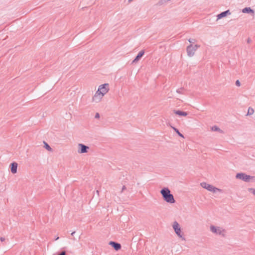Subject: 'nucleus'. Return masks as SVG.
Instances as JSON below:
<instances>
[{
    "instance_id": "obj_1",
    "label": "nucleus",
    "mask_w": 255,
    "mask_h": 255,
    "mask_svg": "<svg viewBox=\"0 0 255 255\" xmlns=\"http://www.w3.org/2000/svg\"><path fill=\"white\" fill-rule=\"evenodd\" d=\"M210 231L215 235L225 238L227 236V231L223 227L214 225L210 226Z\"/></svg>"
},
{
    "instance_id": "obj_2",
    "label": "nucleus",
    "mask_w": 255,
    "mask_h": 255,
    "mask_svg": "<svg viewBox=\"0 0 255 255\" xmlns=\"http://www.w3.org/2000/svg\"><path fill=\"white\" fill-rule=\"evenodd\" d=\"M163 199L167 203H174L175 201L173 195L171 194L170 190L168 188H164L160 191Z\"/></svg>"
},
{
    "instance_id": "obj_3",
    "label": "nucleus",
    "mask_w": 255,
    "mask_h": 255,
    "mask_svg": "<svg viewBox=\"0 0 255 255\" xmlns=\"http://www.w3.org/2000/svg\"><path fill=\"white\" fill-rule=\"evenodd\" d=\"M236 178L246 182H255V176H250L245 173H238L236 175Z\"/></svg>"
},
{
    "instance_id": "obj_4",
    "label": "nucleus",
    "mask_w": 255,
    "mask_h": 255,
    "mask_svg": "<svg viewBox=\"0 0 255 255\" xmlns=\"http://www.w3.org/2000/svg\"><path fill=\"white\" fill-rule=\"evenodd\" d=\"M172 228L176 235L183 241L185 240V238L183 237V232L181 231V227L178 223L175 221L173 223Z\"/></svg>"
},
{
    "instance_id": "obj_5",
    "label": "nucleus",
    "mask_w": 255,
    "mask_h": 255,
    "mask_svg": "<svg viewBox=\"0 0 255 255\" xmlns=\"http://www.w3.org/2000/svg\"><path fill=\"white\" fill-rule=\"evenodd\" d=\"M200 185L202 188H205L213 193H216L217 191L220 192L222 191L221 189L216 188L212 185L209 184L206 182H202L200 184Z\"/></svg>"
},
{
    "instance_id": "obj_6",
    "label": "nucleus",
    "mask_w": 255,
    "mask_h": 255,
    "mask_svg": "<svg viewBox=\"0 0 255 255\" xmlns=\"http://www.w3.org/2000/svg\"><path fill=\"white\" fill-rule=\"evenodd\" d=\"M199 47L200 45L197 44H196L194 46L191 44L187 46L186 51L188 56L189 57H192L194 55L195 51Z\"/></svg>"
},
{
    "instance_id": "obj_7",
    "label": "nucleus",
    "mask_w": 255,
    "mask_h": 255,
    "mask_svg": "<svg viewBox=\"0 0 255 255\" xmlns=\"http://www.w3.org/2000/svg\"><path fill=\"white\" fill-rule=\"evenodd\" d=\"M109 91V85L108 83H105L100 85L97 91L102 94L103 96H104V95L107 94Z\"/></svg>"
},
{
    "instance_id": "obj_8",
    "label": "nucleus",
    "mask_w": 255,
    "mask_h": 255,
    "mask_svg": "<svg viewBox=\"0 0 255 255\" xmlns=\"http://www.w3.org/2000/svg\"><path fill=\"white\" fill-rule=\"evenodd\" d=\"M89 149V146H86L82 143H79L78 144L77 151L79 153H87Z\"/></svg>"
},
{
    "instance_id": "obj_9",
    "label": "nucleus",
    "mask_w": 255,
    "mask_h": 255,
    "mask_svg": "<svg viewBox=\"0 0 255 255\" xmlns=\"http://www.w3.org/2000/svg\"><path fill=\"white\" fill-rule=\"evenodd\" d=\"M103 97L102 94L97 91L92 98V102L95 103H99Z\"/></svg>"
},
{
    "instance_id": "obj_10",
    "label": "nucleus",
    "mask_w": 255,
    "mask_h": 255,
    "mask_svg": "<svg viewBox=\"0 0 255 255\" xmlns=\"http://www.w3.org/2000/svg\"><path fill=\"white\" fill-rule=\"evenodd\" d=\"M109 244L113 247L116 251H119L121 249V245L119 243L111 241L109 242Z\"/></svg>"
},
{
    "instance_id": "obj_11",
    "label": "nucleus",
    "mask_w": 255,
    "mask_h": 255,
    "mask_svg": "<svg viewBox=\"0 0 255 255\" xmlns=\"http://www.w3.org/2000/svg\"><path fill=\"white\" fill-rule=\"evenodd\" d=\"M230 14L231 12H230L229 10H227L226 11H225L224 12H221V13L217 15V20L221 19L224 17H225L227 15V14Z\"/></svg>"
},
{
    "instance_id": "obj_12",
    "label": "nucleus",
    "mask_w": 255,
    "mask_h": 255,
    "mask_svg": "<svg viewBox=\"0 0 255 255\" xmlns=\"http://www.w3.org/2000/svg\"><path fill=\"white\" fill-rule=\"evenodd\" d=\"M144 53V52L143 50L140 51L137 55L136 56L135 59L133 60L132 63H137L139 60L142 57V56L143 55Z\"/></svg>"
},
{
    "instance_id": "obj_13",
    "label": "nucleus",
    "mask_w": 255,
    "mask_h": 255,
    "mask_svg": "<svg viewBox=\"0 0 255 255\" xmlns=\"http://www.w3.org/2000/svg\"><path fill=\"white\" fill-rule=\"evenodd\" d=\"M11 172L14 174L17 172V164L16 162H13L11 164Z\"/></svg>"
},
{
    "instance_id": "obj_14",
    "label": "nucleus",
    "mask_w": 255,
    "mask_h": 255,
    "mask_svg": "<svg viewBox=\"0 0 255 255\" xmlns=\"http://www.w3.org/2000/svg\"><path fill=\"white\" fill-rule=\"evenodd\" d=\"M173 112L175 114L179 115V116L186 117L188 115L187 113L179 110H174Z\"/></svg>"
},
{
    "instance_id": "obj_15",
    "label": "nucleus",
    "mask_w": 255,
    "mask_h": 255,
    "mask_svg": "<svg viewBox=\"0 0 255 255\" xmlns=\"http://www.w3.org/2000/svg\"><path fill=\"white\" fill-rule=\"evenodd\" d=\"M242 12L243 13H252V14H254V10L251 9L250 7H245L242 10Z\"/></svg>"
},
{
    "instance_id": "obj_16",
    "label": "nucleus",
    "mask_w": 255,
    "mask_h": 255,
    "mask_svg": "<svg viewBox=\"0 0 255 255\" xmlns=\"http://www.w3.org/2000/svg\"><path fill=\"white\" fill-rule=\"evenodd\" d=\"M254 113V110L253 108L251 107H249L248 111V113L247 114V116H251Z\"/></svg>"
},
{
    "instance_id": "obj_17",
    "label": "nucleus",
    "mask_w": 255,
    "mask_h": 255,
    "mask_svg": "<svg viewBox=\"0 0 255 255\" xmlns=\"http://www.w3.org/2000/svg\"><path fill=\"white\" fill-rule=\"evenodd\" d=\"M44 147L48 150V151H52V148L45 141H44Z\"/></svg>"
},
{
    "instance_id": "obj_18",
    "label": "nucleus",
    "mask_w": 255,
    "mask_h": 255,
    "mask_svg": "<svg viewBox=\"0 0 255 255\" xmlns=\"http://www.w3.org/2000/svg\"><path fill=\"white\" fill-rule=\"evenodd\" d=\"M172 128L174 129V131H175V132H176V133H177V134H178L180 137H183V138H184V136H183V135L179 132V131L178 130V129H177L176 128H174V127H172Z\"/></svg>"
},
{
    "instance_id": "obj_19",
    "label": "nucleus",
    "mask_w": 255,
    "mask_h": 255,
    "mask_svg": "<svg viewBox=\"0 0 255 255\" xmlns=\"http://www.w3.org/2000/svg\"><path fill=\"white\" fill-rule=\"evenodd\" d=\"M248 190L249 192L251 193L255 197V188H249Z\"/></svg>"
},
{
    "instance_id": "obj_20",
    "label": "nucleus",
    "mask_w": 255,
    "mask_h": 255,
    "mask_svg": "<svg viewBox=\"0 0 255 255\" xmlns=\"http://www.w3.org/2000/svg\"><path fill=\"white\" fill-rule=\"evenodd\" d=\"M212 130L213 131H221L222 130L217 126H214L212 128Z\"/></svg>"
},
{
    "instance_id": "obj_21",
    "label": "nucleus",
    "mask_w": 255,
    "mask_h": 255,
    "mask_svg": "<svg viewBox=\"0 0 255 255\" xmlns=\"http://www.w3.org/2000/svg\"><path fill=\"white\" fill-rule=\"evenodd\" d=\"M236 85L238 87H240L241 86V83L239 81V80H237L236 81Z\"/></svg>"
},
{
    "instance_id": "obj_22",
    "label": "nucleus",
    "mask_w": 255,
    "mask_h": 255,
    "mask_svg": "<svg viewBox=\"0 0 255 255\" xmlns=\"http://www.w3.org/2000/svg\"><path fill=\"white\" fill-rule=\"evenodd\" d=\"M58 255H66V252L65 251H62Z\"/></svg>"
},
{
    "instance_id": "obj_23",
    "label": "nucleus",
    "mask_w": 255,
    "mask_h": 255,
    "mask_svg": "<svg viewBox=\"0 0 255 255\" xmlns=\"http://www.w3.org/2000/svg\"><path fill=\"white\" fill-rule=\"evenodd\" d=\"M195 41V39H188V41H189L190 43H194Z\"/></svg>"
},
{
    "instance_id": "obj_24",
    "label": "nucleus",
    "mask_w": 255,
    "mask_h": 255,
    "mask_svg": "<svg viewBox=\"0 0 255 255\" xmlns=\"http://www.w3.org/2000/svg\"><path fill=\"white\" fill-rule=\"evenodd\" d=\"M100 118V115L99 113H96V115H95V118L96 119H98Z\"/></svg>"
},
{
    "instance_id": "obj_25",
    "label": "nucleus",
    "mask_w": 255,
    "mask_h": 255,
    "mask_svg": "<svg viewBox=\"0 0 255 255\" xmlns=\"http://www.w3.org/2000/svg\"><path fill=\"white\" fill-rule=\"evenodd\" d=\"M0 241H1V242H3V241H4L5 239H4V238H3V237H0Z\"/></svg>"
},
{
    "instance_id": "obj_26",
    "label": "nucleus",
    "mask_w": 255,
    "mask_h": 255,
    "mask_svg": "<svg viewBox=\"0 0 255 255\" xmlns=\"http://www.w3.org/2000/svg\"><path fill=\"white\" fill-rule=\"evenodd\" d=\"M251 42V39L249 38L248 39H247V43H249Z\"/></svg>"
},
{
    "instance_id": "obj_27",
    "label": "nucleus",
    "mask_w": 255,
    "mask_h": 255,
    "mask_svg": "<svg viewBox=\"0 0 255 255\" xmlns=\"http://www.w3.org/2000/svg\"><path fill=\"white\" fill-rule=\"evenodd\" d=\"M177 92L178 93H181L180 89H178L177 90Z\"/></svg>"
},
{
    "instance_id": "obj_28",
    "label": "nucleus",
    "mask_w": 255,
    "mask_h": 255,
    "mask_svg": "<svg viewBox=\"0 0 255 255\" xmlns=\"http://www.w3.org/2000/svg\"><path fill=\"white\" fill-rule=\"evenodd\" d=\"M125 189H126V187H125V186H124L123 187L122 191L123 192V190H124Z\"/></svg>"
},
{
    "instance_id": "obj_29",
    "label": "nucleus",
    "mask_w": 255,
    "mask_h": 255,
    "mask_svg": "<svg viewBox=\"0 0 255 255\" xmlns=\"http://www.w3.org/2000/svg\"><path fill=\"white\" fill-rule=\"evenodd\" d=\"M75 234V231H74V232H73L71 233V235H72V236H74Z\"/></svg>"
},
{
    "instance_id": "obj_30",
    "label": "nucleus",
    "mask_w": 255,
    "mask_h": 255,
    "mask_svg": "<svg viewBox=\"0 0 255 255\" xmlns=\"http://www.w3.org/2000/svg\"><path fill=\"white\" fill-rule=\"evenodd\" d=\"M58 239H59V237H57V238H56L55 240H58Z\"/></svg>"
}]
</instances>
